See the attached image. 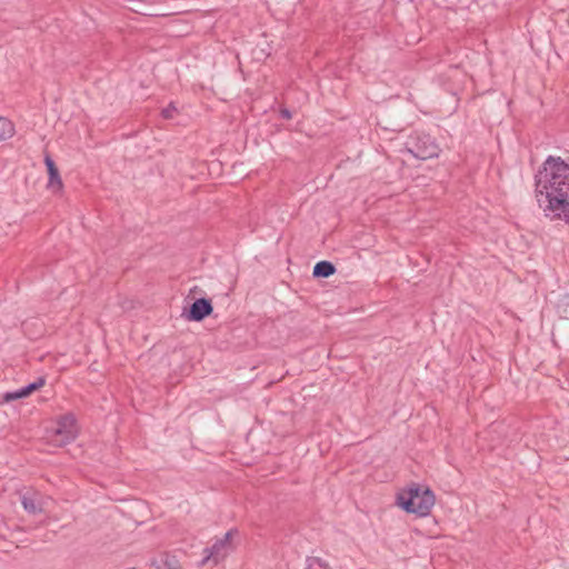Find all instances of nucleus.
<instances>
[{"instance_id": "nucleus-11", "label": "nucleus", "mask_w": 569, "mask_h": 569, "mask_svg": "<svg viewBox=\"0 0 569 569\" xmlns=\"http://www.w3.org/2000/svg\"><path fill=\"white\" fill-rule=\"evenodd\" d=\"M13 133L14 127L12 122L4 117H0V141L11 138Z\"/></svg>"}, {"instance_id": "nucleus-13", "label": "nucleus", "mask_w": 569, "mask_h": 569, "mask_svg": "<svg viewBox=\"0 0 569 569\" xmlns=\"http://www.w3.org/2000/svg\"><path fill=\"white\" fill-rule=\"evenodd\" d=\"M162 565L156 563L158 568H164V569H178L179 562L174 557L166 556L163 559H161Z\"/></svg>"}, {"instance_id": "nucleus-7", "label": "nucleus", "mask_w": 569, "mask_h": 569, "mask_svg": "<svg viewBox=\"0 0 569 569\" xmlns=\"http://www.w3.org/2000/svg\"><path fill=\"white\" fill-rule=\"evenodd\" d=\"M213 311L212 303L209 299H197L189 309L187 318L191 321H202Z\"/></svg>"}, {"instance_id": "nucleus-8", "label": "nucleus", "mask_w": 569, "mask_h": 569, "mask_svg": "<svg viewBox=\"0 0 569 569\" xmlns=\"http://www.w3.org/2000/svg\"><path fill=\"white\" fill-rule=\"evenodd\" d=\"M44 164L47 167L48 174H49L48 186L50 188L60 190L62 188V180L60 178L59 170H58L53 159L49 154H46V157H44Z\"/></svg>"}, {"instance_id": "nucleus-4", "label": "nucleus", "mask_w": 569, "mask_h": 569, "mask_svg": "<svg viewBox=\"0 0 569 569\" xmlns=\"http://www.w3.org/2000/svg\"><path fill=\"white\" fill-rule=\"evenodd\" d=\"M77 433L76 418L67 413L58 419L52 440L59 446H64L74 440Z\"/></svg>"}, {"instance_id": "nucleus-9", "label": "nucleus", "mask_w": 569, "mask_h": 569, "mask_svg": "<svg viewBox=\"0 0 569 569\" xmlns=\"http://www.w3.org/2000/svg\"><path fill=\"white\" fill-rule=\"evenodd\" d=\"M46 383V380L44 378H38L37 381L34 382H31L22 388H20L18 391H16L14 393H11L8 396V399H19V398H23V397H27L29 396L30 393H32L33 391L38 390L39 388H41L42 386H44Z\"/></svg>"}, {"instance_id": "nucleus-10", "label": "nucleus", "mask_w": 569, "mask_h": 569, "mask_svg": "<svg viewBox=\"0 0 569 569\" xmlns=\"http://www.w3.org/2000/svg\"><path fill=\"white\" fill-rule=\"evenodd\" d=\"M336 272V267L330 261H319L313 267V277L328 278Z\"/></svg>"}, {"instance_id": "nucleus-2", "label": "nucleus", "mask_w": 569, "mask_h": 569, "mask_svg": "<svg viewBox=\"0 0 569 569\" xmlns=\"http://www.w3.org/2000/svg\"><path fill=\"white\" fill-rule=\"evenodd\" d=\"M435 495L429 488L411 483L397 495V505L409 513L428 516L435 505Z\"/></svg>"}, {"instance_id": "nucleus-6", "label": "nucleus", "mask_w": 569, "mask_h": 569, "mask_svg": "<svg viewBox=\"0 0 569 569\" xmlns=\"http://www.w3.org/2000/svg\"><path fill=\"white\" fill-rule=\"evenodd\" d=\"M49 500V497L31 489L20 495L21 505L29 515H39L43 512Z\"/></svg>"}, {"instance_id": "nucleus-14", "label": "nucleus", "mask_w": 569, "mask_h": 569, "mask_svg": "<svg viewBox=\"0 0 569 569\" xmlns=\"http://www.w3.org/2000/svg\"><path fill=\"white\" fill-rule=\"evenodd\" d=\"M177 112H178L177 107L173 103H170L168 107L162 109L161 114L164 119H173V117Z\"/></svg>"}, {"instance_id": "nucleus-12", "label": "nucleus", "mask_w": 569, "mask_h": 569, "mask_svg": "<svg viewBox=\"0 0 569 569\" xmlns=\"http://www.w3.org/2000/svg\"><path fill=\"white\" fill-rule=\"evenodd\" d=\"M305 569H331L329 563L318 557H309Z\"/></svg>"}, {"instance_id": "nucleus-3", "label": "nucleus", "mask_w": 569, "mask_h": 569, "mask_svg": "<svg viewBox=\"0 0 569 569\" xmlns=\"http://www.w3.org/2000/svg\"><path fill=\"white\" fill-rule=\"evenodd\" d=\"M406 150L417 159L428 160L437 158L441 149L430 134L416 131L408 137Z\"/></svg>"}, {"instance_id": "nucleus-5", "label": "nucleus", "mask_w": 569, "mask_h": 569, "mask_svg": "<svg viewBox=\"0 0 569 569\" xmlns=\"http://www.w3.org/2000/svg\"><path fill=\"white\" fill-rule=\"evenodd\" d=\"M232 530L226 532V535L218 539L210 548L203 550L204 557L200 562V566H204L208 562L219 563L228 555L230 550V539Z\"/></svg>"}, {"instance_id": "nucleus-1", "label": "nucleus", "mask_w": 569, "mask_h": 569, "mask_svg": "<svg viewBox=\"0 0 569 569\" xmlns=\"http://www.w3.org/2000/svg\"><path fill=\"white\" fill-rule=\"evenodd\" d=\"M535 192L545 217L569 226V164L563 159L547 157L535 176Z\"/></svg>"}, {"instance_id": "nucleus-15", "label": "nucleus", "mask_w": 569, "mask_h": 569, "mask_svg": "<svg viewBox=\"0 0 569 569\" xmlns=\"http://www.w3.org/2000/svg\"><path fill=\"white\" fill-rule=\"evenodd\" d=\"M280 116H281V118H283L286 120H289L292 118L291 111L286 108L280 110Z\"/></svg>"}]
</instances>
